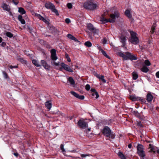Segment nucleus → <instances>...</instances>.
<instances>
[{"label":"nucleus","mask_w":159,"mask_h":159,"mask_svg":"<svg viewBox=\"0 0 159 159\" xmlns=\"http://www.w3.org/2000/svg\"><path fill=\"white\" fill-rule=\"evenodd\" d=\"M120 16V13L117 11H115L114 13H112L110 15V18L108 19H106L102 16L100 18V21L102 23L105 24L108 22L113 23L115 22L116 18H118Z\"/></svg>","instance_id":"nucleus-1"},{"label":"nucleus","mask_w":159,"mask_h":159,"mask_svg":"<svg viewBox=\"0 0 159 159\" xmlns=\"http://www.w3.org/2000/svg\"><path fill=\"white\" fill-rule=\"evenodd\" d=\"M83 6L87 10L93 11L96 9L97 5L94 0H87L84 3Z\"/></svg>","instance_id":"nucleus-2"},{"label":"nucleus","mask_w":159,"mask_h":159,"mask_svg":"<svg viewBox=\"0 0 159 159\" xmlns=\"http://www.w3.org/2000/svg\"><path fill=\"white\" fill-rule=\"evenodd\" d=\"M52 64L53 65H54L57 66H61L59 67V70L60 71H61L63 69H64L66 71L72 72L73 71L72 69L68 65L65 64L63 62H61V63L59 62H54L53 64Z\"/></svg>","instance_id":"nucleus-3"},{"label":"nucleus","mask_w":159,"mask_h":159,"mask_svg":"<svg viewBox=\"0 0 159 159\" xmlns=\"http://www.w3.org/2000/svg\"><path fill=\"white\" fill-rule=\"evenodd\" d=\"M118 55L120 57H123V59L125 60L129 59L131 60H136L137 59L136 57L128 52H125V54L121 52H119Z\"/></svg>","instance_id":"nucleus-4"},{"label":"nucleus","mask_w":159,"mask_h":159,"mask_svg":"<svg viewBox=\"0 0 159 159\" xmlns=\"http://www.w3.org/2000/svg\"><path fill=\"white\" fill-rule=\"evenodd\" d=\"M131 35V38L129 39L130 42L132 43L136 44H138L139 42L138 38L136 36L137 34L133 31H130Z\"/></svg>","instance_id":"nucleus-5"},{"label":"nucleus","mask_w":159,"mask_h":159,"mask_svg":"<svg viewBox=\"0 0 159 159\" xmlns=\"http://www.w3.org/2000/svg\"><path fill=\"white\" fill-rule=\"evenodd\" d=\"M45 7L47 9H49L55 13L56 15H58L59 13L57 10L55 8L54 5L50 2H47L45 4Z\"/></svg>","instance_id":"nucleus-6"},{"label":"nucleus","mask_w":159,"mask_h":159,"mask_svg":"<svg viewBox=\"0 0 159 159\" xmlns=\"http://www.w3.org/2000/svg\"><path fill=\"white\" fill-rule=\"evenodd\" d=\"M137 152L139 156L143 158L145 156V152L144 151L143 146L141 144H138L137 146Z\"/></svg>","instance_id":"nucleus-7"},{"label":"nucleus","mask_w":159,"mask_h":159,"mask_svg":"<svg viewBox=\"0 0 159 159\" xmlns=\"http://www.w3.org/2000/svg\"><path fill=\"white\" fill-rule=\"evenodd\" d=\"M87 28L92 33H93L94 35H98V33L99 30L93 27V25L91 23L88 24L87 25Z\"/></svg>","instance_id":"nucleus-8"},{"label":"nucleus","mask_w":159,"mask_h":159,"mask_svg":"<svg viewBox=\"0 0 159 159\" xmlns=\"http://www.w3.org/2000/svg\"><path fill=\"white\" fill-rule=\"evenodd\" d=\"M78 125L82 129H85L88 127L87 123L83 119H81L79 120L78 122Z\"/></svg>","instance_id":"nucleus-9"},{"label":"nucleus","mask_w":159,"mask_h":159,"mask_svg":"<svg viewBox=\"0 0 159 159\" xmlns=\"http://www.w3.org/2000/svg\"><path fill=\"white\" fill-rule=\"evenodd\" d=\"M111 131L110 128L108 126H105L102 130L103 134L106 136L108 137L110 135V133Z\"/></svg>","instance_id":"nucleus-10"},{"label":"nucleus","mask_w":159,"mask_h":159,"mask_svg":"<svg viewBox=\"0 0 159 159\" xmlns=\"http://www.w3.org/2000/svg\"><path fill=\"white\" fill-rule=\"evenodd\" d=\"M130 98L133 101H134L139 100L141 102H143L144 101L142 98L137 97L135 95L130 96Z\"/></svg>","instance_id":"nucleus-11"},{"label":"nucleus","mask_w":159,"mask_h":159,"mask_svg":"<svg viewBox=\"0 0 159 159\" xmlns=\"http://www.w3.org/2000/svg\"><path fill=\"white\" fill-rule=\"evenodd\" d=\"M51 57L52 60L55 61L57 59V57L56 56V51L54 49H52L51 51Z\"/></svg>","instance_id":"nucleus-12"},{"label":"nucleus","mask_w":159,"mask_h":159,"mask_svg":"<svg viewBox=\"0 0 159 159\" xmlns=\"http://www.w3.org/2000/svg\"><path fill=\"white\" fill-rule=\"evenodd\" d=\"M70 93L73 95L78 99L83 100L84 98V95H80L75 92L71 91Z\"/></svg>","instance_id":"nucleus-13"},{"label":"nucleus","mask_w":159,"mask_h":159,"mask_svg":"<svg viewBox=\"0 0 159 159\" xmlns=\"http://www.w3.org/2000/svg\"><path fill=\"white\" fill-rule=\"evenodd\" d=\"M119 39L120 42L122 43L123 46H125L126 44L127 39L126 37L124 35H121Z\"/></svg>","instance_id":"nucleus-14"},{"label":"nucleus","mask_w":159,"mask_h":159,"mask_svg":"<svg viewBox=\"0 0 159 159\" xmlns=\"http://www.w3.org/2000/svg\"><path fill=\"white\" fill-rule=\"evenodd\" d=\"M153 98V96L151 94V93L150 92H148L146 96V100L147 101L150 102H151Z\"/></svg>","instance_id":"nucleus-15"},{"label":"nucleus","mask_w":159,"mask_h":159,"mask_svg":"<svg viewBox=\"0 0 159 159\" xmlns=\"http://www.w3.org/2000/svg\"><path fill=\"white\" fill-rule=\"evenodd\" d=\"M35 16L37 17V18L39 19L40 20H42L43 22L47 23L48 22V21L43 16H42L40 14L36 13L35 14Z\"/></svg>","instance_id":"nucleus-16"},{"label":"nucleus","mask_w":159,"mask_h":159,"mask_svg":"<svg viewBox=\"0 0 159 159\" xmlns=\"http://www.w3.org/2000/svg\"><path fill=\"white\" fill-rule=\"evenodd\" d=\"M1 7L4 10H5L8 11H9L10 10L9 6L4 3H3L2 4Z\"/></svg>","instance_id":"nucleus-17"},{"label":"nucleus","mask_w":159,"mask_h":159,"mask_svg":"<svg viewBox=\"0 0 159 159\" xmlns=\"http://www.w3.org/2000/svg\"><path fill=\"white\" fill-rule=\"evenodd\" d=\"M41 63L42 65L44 67L45 69H49L50 66L44 60H41Z\"/></svg>","instance_id":"nucleus-18"},{"label":"nucleus","mask_w":159,"mask_h":159,"mask_svg":"<svg viewBox=\"0 0 159 159\" xmlns=\"http://www.w3.org/2000/svg\"><path fill=\"white\" fill-rule=\"evenodd\" d=\"M68 81L70 83V85H72L73 87H75V81L72 77H69L68 78Z\"/></svg>","instance_id":"nucleus-19"},{"label":"nucleus","mask_w":159,"mask_h":159,"mask_svg":"<svg viewBox=\"0 0 159 159\" xmlns=\"http://www.w3.org/2000/svg\"><path fill=\"white\" fill-rule=\"evenodd\" d=\"M96 76L98 79L101 80L102 81L103 83H105L106 80L104 79V76L103 75H100L99 74L97 73L95 74Z\"/></svg>","instance_id":"nucleus-20"},{"label":"nucleus","mask_w":159,"mask_h":159,"mask_svg":"<svg viewBox=\"0 0 159 159\" xmlns=\"http://www.w3.org/2000/svg\"><path fill=\"white\" fill-rule=\"evenodd\" d=\"M18 19L21 23L22 24H25V20L23 19L21 15H19L18 16Z\"/></svg>","instance_id":"nucleus-21"},{"label":"nucleus","mask_w":159,"mask_h":159,"mask_svg":"<svg viewBox=\"0 0 159 159\" xmlns=\"http://www.w3.org/2000/svg\"><path fill=\"white\" fill-rule=\"evenodd\" d=\"M67 37L69 39L74 40L75 42H78V40L77 39L70 34H68L67 35Z\"/></svg>","instance_id":"nucleus-22"},{"label":"nucleus","mask_w":159,"mask_h":159,"mask_svg":"<svg viewBox=\"0 0 159 159\" xmlns=\"http://www.w3.org/2000/svg\"><path fill=\"white\" fill-rule=\"evenodd\" d=\"M125 14L129 18H131V15L130 14V11L129 10H127L125 11Z\"/></svg>","instance_id":"nucleus-23"},{"label":"nucleus","mask_w":159,"mask_h":159,"mask_svg":"<svg viewBox=\"0 0 159 159\" xmlns=\"http://www.w3.org/2000/svg\"><path fill=\"white\" fill-rule=\"evenodd\" d=\"M45 105L47 108L49 110H50L52 107V103L50 101L46 102Z\"/></svg>","instance_id":"nucleus-24"},{"label":"nucleus","mask_w":159,"mask_h":159,"mask_svg":"<svg viewBox=\"0 0 159 159\" xmlns=\"http://www.w3.org/2000/svg\"><path fill=\"white\" fill-rule=\"evenodd\" d=\"M141 70L145 73H147L149 69L146 66H143L142 68H141Z\"/></svg>","instance_id":"nucleus-25"},{"label":"nucleus","mask_w":159,"mask_h":159,"mask_svg":"<svg viewBox=\"0 0 159 159\" xmlns=\"http://www.w3.org/2000/svg\"><path fill=\"white\" fill-rule=\"evenodd\" d=\"M118 155L121 159H126L125 155L121 152H119Z\"/></svg>","instance_id":"nucleus-26"},{"label":"nucleus","mask_w":159,"mask_h":159,"mask_svg":"<svg viewBox=\"0 0 159 159\" xmlns=\"http://www.w3.org/2000/svg\"><path fill=\"white\" fill-rule=\"evenodd\" d=\"M33 63L37 67H39L41 66L39 62L35 60H33L32 61Z\"/></svg>","instance_id":"nucleus-27"},{"label":"nucleus","mask_w":159,"mask_h":159,"mask_svg":"<svg viewBox=\"0 0 159 159\" xmlns=\"http://www.w3.org/2000/svg\"><path fill=\"white\" fill-rule=\"evenodd\" d=\"M156 26V24L154 23L153 24L152 26L151 29V30L150 31L151 34H153L154 33L155 31V29Z\"/></svg>","instance_id":"nucleus-28"},{"label":"nucleus","mask_w":159,"mask_h":159,"mask_svg":"<svg viewBox=\"0 0 159 159\" xmlns=\"http://www.w3.org/2000/svg\"><path fill=\"white\" fill-rule=\"evenodd\" d=\"M18 12L21 13L22 14H25L26 13L25 10L22 7H19V8Z\"/></svg>","instance_id":"nucleus-29"},{"label":"nucleus","mask_w":159,"mask_h":159,"mask_svg":"<svg viewBox=\"0 0 159 159\" xmlns=\"http://www.w3.org/2000/svg\"><path fill=\"white\" fill-rule=\"evenodd\" d=\"M133 79L136 80L138 78V74L136 72H134L133 73Z\"/></svg>","instance_id":"nucleus-30"},{"label":"nucleus","mask_w":159,"mask_h":159,"mask_svg":"<svg viewBox=\"0 0 159 159\" xmlns=\"http://www.w3.org/2000/svg\"><path fill=\"white\" fill-rule=\"evenodd\" d=\"M84 45L86 46L89 47H91L92 46V43L89 41H87L84 43Z\"/></svg>","instance_id":"nucleus-31"},{"label":"nucleus","mask_w":159,"mask_h":159,"mask_svg":"<svg viewBox=\"0 0 159 159\" xmlns=\"http://www.w3.org/2000/svg\"><path fill=\"white\" fill-rule=\"evenodd\" d=\"M92 95L93 97H94L96 98H98L99 97L98 94L97 92H96L92 93Z\"/></svg>","instance_id":"nucleus-32"},{"label":"nucleus","mask_w":159,"mask_h":159,"mask_svg":"<svg viewBox=\"0 0 159 159\" xmlns=\"http://www.w3.org/2000/svg\"><path fill=\"white\" fill-rule=\"evenodd\" d=\"M101 52L102 54L107 58H108L109 59H110V58L109 57V56L107 54L106 52L104 51L103 50H102Z\"/></svg>","instance_id":"nucleus-33"},{"label":"nucleus","mask_w":159,"mask_h":159,"mask_svg":"<svg viewBox=\"0 0 159 159\" xmlns=\"http://www.w3.org/2000/svg\"><path fill=\"white\" fill-rule=\"evenodd\" d=\"M144 64L146 66H149L151 65V64L150 62L149 61V60H146L144 62Z\"/></svg>","instance_id":"nucleus-34"},{"label":"nucleus","mask_w":159,"mask_h":159,"mask_svg":"<svg viewBox=\"0 0 159 159\" xmlns=\"http://www.w3.org/2000/svg\"><path fill=\"white\" fill-rule=\"evenodd\" d=\"M60 148L62 152L64 155L65 154V150L64 148V145L61 144L60 145Z\"/></svg>","instance_id":"nucleus-35"},{"label":"nucleus","mask_w":159,"mask_h":159,"mask_svg":"<svg viewBox=\"0 0 159 159\" xmlns=\"http://www.w3.org/2000/svg\"><path fill=\"white\" fill-rule=\"evenodd\" d=\"M6 35L7 36L10 38H11L13 36V34L9 32H6Z\"/></svg>","instance_id":"nucleus-36"},{"label":"nucleus","mask_w":159,"mask_h":159,"mask_svg":"<svg viewBox=\"0 0 159 159\" xmlns=\"http://www.w3.org/2000/svg\"><path fill=\"white\" fill-rule=\"evenodd\" d=\"M115 137V134L111 133H111H110V135L108 137L109 138H111L112 139H114Z\"/></svg>","instance_id":"nucleus-37"},{"label":"nucleus","mask_w":159,"mask_h":159,"mask_svg":"<svg viewBox=\"0 0 159 159\" xmlns=\"http://www.w3.org/2000/svg\"><path fill=\"white\" fill-rule=\"evenodd\" d=\"M149 148L151 149V151L152 152H155V151L154 150V146L151 144H149Z\"/></svg>","instance_id":"nucleus-38"},{"label":"nucleus","mask_w":159,"mask_h":159,"mask_svg":"<svg viewBox=\"0 0 159 159\" xmlns=\"http://www.w3.org/2000/svg\"><path fill=\"white\" fill-rule=\"evenodd\" d=\"M133 114L135 116H139V112L137 111H134L133 112Z\"/></svg>","instance_id":"nucleus-39"},{"label":"nucleus","mask_w":159,"mask_h":159,"mask_svg":"<svg viewBox=\"0 0 159 159\" xmlns=\"http://www.w3.org/2000/svg\"><path fill=\"white\" fill-rule=\"evenodd\" d=\"M90 89V87L89 84H87L85 86V89L87 90H89Z\"/></svg>","instance_id":"nucleus-40"},{"label":"nucleus","mask_w":159,"mask_h":159,"mask_svg":"<svg viewBox=\"0 0 159 159\" xmlns=\"http://www.w3.org/2000/svg\"><path fill=\"white\" fill-rule=\"evenodd\" d=\"M67 6L69 9H71L72 7V6L71 3H69L67 4Z\"/></svg>","instance_id":"nucleus-41"},{"label":"nucleus","mask_w":159,"mask_h":159,"mask_svg":"<svg viewBox=\"0 0 159 159\" xmlns=\"http://www.w3.org/2000/svg\"><path fill=\"white\" fill-rule=\"evenodd\" d=\"M2 73H3L4 78L5 79H7L8 78V75H7V74L6 72H5L4 71H3Z\"/></svg>","instance_id":"nucleus-42"},{"label":"nucleus","mask_w":159,"mask_h":159,"mask_svg":"<svg viewBox=\"0 0 159 159\" xmlns=\"http://www.w3.org/2000/svg\"><path fill=\"white\" fill-rule=\"evenodd\" d=\"M18 67V66H12L11 65L9 66V68L11 69H12L13 68H17Z\"/></svg>","instance_id":"nucleus-43"},{"label":"nucleus","mask_w":159,"mask_h":159,"mask_svg":"<svg viewBox=\"0 0 159 159\" xmlns=\"http://www.w3.org/2000/svg\"><path fill=\"white\" fill-rule=\"evenodd\" d=\"M90 156V155H89V154H81V156L82 157H84V158L86 157H87V156Z\"/></svg>","instance_id":"nucleus-44"},{"label":"nucleus","mask_w":159,"mask_h":159,"mask_svg":"<svg viewBox=\"0 0 159 159\" xmlns=\"http://www.w3.org/2000/svg\"><path fill=\"white\" fill-rule=\"evenodd\" d=\"M65 22L67 24H69L70 22V19L69 18H66L65 20Z\"/></svg>","instance_id":"nucleus-45"},{"label":"nucleus","mask_w":159,"mask_h":159,"mask_svg":"<svg viewBox=\"0 0 159 159\" xmlns=\"http://www.w3.org/2000/svg\"><path fill=\"white\" fill-rule=\"evenodd\" d=\"M20 61L21 62L25 63V64H26L27 63V62L26 61L22 59H20Z\"/></svg>","instance_id":"nucleus-46"},{"label":"nucleus","mask_w":159,"mask_h":159,"mask_svg":"<svg viewBox=\"0 0 159 159\" xmlns=\"http://www.w3.org/2000/svg\"><path fill=\"white\" fill-rule=\"evenodd\" d=\"M107 40L105 38H104L102 40V43L103 44H106L107 43Z\"/></svg>","instance_id":"nucleus-47"},{"label":"nucleus","mask_w":159,"mask_h":159,"mask_svg":"<svg viewBox=\"0 0 159 159\" xmlns=\"http://www.w3.org/2000/svg\"><path fill=\"white\" fill-rule=\"evenodd\" d=\"M156 76L157 78H159V71H158L156 73Z\"/></svg>","instance_id":"nucleus-48"},{"label":"nucleus","mask_w":159,"mask_h":159,"mask_svg":"<svg viewBox=\"0 0 159 159\" xmlns=\"http://www.w3.org/2000/svg\"><path fill=\"white\" fill-rule=\"evenodd\" d=\"M13 3L15 4V5H17L18 4V2L17 1H15L14 0H13Z\"/></svg>","instance_id":"nucleus-49"},{"label":"nucleus","mask_w":159,"mask_h":159,"mask_svg":"<svg viewBox=\"0 0 159 159\" xmlns=\"http://www.w3.org/2000/svg\"><path fill=\"white\" fill-rule=\"evenodd\" d=\"M91 91L92 92H93V93L96 92L95 89H91Z\"/></svg>","instance_id":"nucleus-50"},{"label":"nucleus","mask_w":159,"mask_h":159,"mask_svg":"<svg viewBox=\"0 0 159 159\" xmlns=\"http://www.w3.org/2000/svg\"><path fill=\"white\" fill-rule=\"evenodd\" d=\"M138 125L140 126V127L142 126V124H141L140 122H139L138 123Z\"/></svg>","instance_id":"nucleus-51"},{"label":"nucleus","mask_w":159,"mask_h":159,"mask_svg":"<svg viewBox=\"0 0 159 159\" xmlns=\"http://www.w3.org/2000/svg\"><path fill=\"white\" fill-rule=\"evenodd\" d=\"M128 147L129 148H130L132 147V144H129L128 145Z\"/></svg>","instance_id":"nucleus-52"},{"label":"nucleus","mask_w":159,"mask_h":159,"mask_svg":"<svg viewBox=\"0 0 159 159\" xmlns=\"http://www.w3.org/2000/svg\"><path fill=\"white\" fill-rule=\"evenodd\" d=\"M97 48H98L99 49H100L101 47H100V46H99V45L98 44H97Z\"/></svg>","instance_id":"nucleus-53"},{"label":"nucleus","mask_w":159,"mask_h":159,"mask_svg":"<svg viewBox=\"0 0 159 159\" xmlns=\"http://www.w3.org/2000/svg\"><path fill=\"white\" fill-rule=\"evenodd\" d=\"M67 59V61L69 62H70L71 61V60L70 59V58L69 57H68V58Z\"/></svg>","instance_id":"nucleus-54"},{"label":"nucleus","mask_w":159,"mask_h":159,"mask_svg":"<svg viewBox=\"0 0 159 159\" xmlns=\"http://www.w3.org/2000/svg\"><path fill=\"white\" fill-rule=\"evenodd\" d=\"M14 155L15 156H16V157H17V156H18V153H14Z\"/></svg>","instance_id":"nucleus-55"},{"label":"nucleus","mask_w":159,"mask_h":159,"mask_svg":"<svg viewBox=\"0 0 159 159\" xmlns=\"http://www.w3.org/2000/svg\"><path fill=\"white\" fill-rule=\"evenodd\" d=\"M5 43L4 42H2V44H1V46H3V45H5Z\"/></svg>","instance_id":"nucleus-56"},{"label":"nucleus","mask_w":159,"mask_h":159,"mask_svg":"<svg viewBox=\"0 0 159 159\" xmlns=\"http://www.w3.org/2000/svg\"><path fill=\"white\" fill-rule=\"evenodd\" d=\"M2 41V39L0 37V43H1Z\"/></svg>","instance_id":"nucleus-57"},{"label":"nucleus","mask_w":159,"mask_h":159,"mask_svg":"<svg viewBox=\"0 0 159 159\" xmlns=\"http://www.w3.org/2000/svg\"><path fill=\"white\" fill-rule=\"evenodd\" d=\"M66 58H68L69 57L68 55L67 54L66 55Z\"/></svg>","instance_id":"nucleus-58"},{"label":"nucleus","mask_w":159,"mask_h":159,"mask_svg":"<svg viewBox=\"0 0 159 159\" xmlns=\"http://www.w3.org/2000/svg\"><path fill=\"white\" fill-rule=\"evenodd\" d=\"M157 152L159 154V149L157 150Z\"/></svg>","instance_id":"nucleus-59"},{"label":"nucleus","mask_w":159,"mask_h":159,"mask_svg":"<svg viewBox=\"0 0 159 159\" xmlns=\"http://www.w3.org/2000/svg\"><path fill=\"white\" fill-rule=\"evenodd\" d=\"M157 152L159 154V149L157 150Z\"/></svg>","instance_id":"nucleus-60"},{"label":"nucleus","mask_w":159,"mask_h":159,"mask_svg":"<svg viewBox=\"0 0 159 159\" xmlns=\"http://www.w3.org/2000/svg\"><path fill=\"white\" fill-rule=\"evenodd\" d=\"M88 129L89 131H90V129L89 128H88Z\"/></svg>","instance_id":"nucleus-61"},{"label":"nucleus","mask_w":159,"mask_h":159,"mask_svg":"<svg viewBox=\"0 0 159 159\" xmlns=\"http://www.w3.org/2000/svg\"><path fill=\"white\" fill-rule=\"evenodd\" d=\"M114 7H113V8H112H112H113L114 9Z\"/></svg>","instance_id":"nucleus-62"},{"label":"nucleus","mask_w":159,"mask_h":159,"mask_svg":"<svg viewBox=\"0 0 159 159\" xmlns=\"http://www.w3.org/2000/svg\"><path fill=\"white\" fill-rule=\"evenodd\" d=\"M63 114H62V116H63Z\"/></svg>","instance_id":"nucleus-63"}]
</instances>
